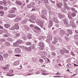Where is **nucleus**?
I'll list each match as a JSON object with an SVG mask.
<instances>
[{"label":"nucleus","mask_w":78,"mask_h":78,"mask_svg":"<svg viewBox=\"0 0 78 78\" xmlns=\"http://www.w3.org/2000/svg\"><path fill=\"white\" fill-rule=\"evenodd\" d=\"M52 19L53 21L55 22V23H58V20L55 17H53Z\"/></svg>","instance_id":"2eb2a0df"},{"label":"nucleus","mask_w":78,"mask_h":78,"mask_svg":"<svg viewBox=\"0 0 78 78\" xmlns=\"http://www.w3.org/2000/svg\"><path fill=\"white\" fill-rule=\"evenodd\" d=\"M63 51H64V52L66 53H67V54H68V53H69V51L67 50H66V49H63Z\"/></svg>","instance_id":"a878e982"},{"label":"nucleus","mask_w":78,"mask_h":78,"mask_svg":"<svg viewBox=\"0 0 78 78\" xmlns=\"http://www.w3.org/2000/svg\"><path fill=\"white\" fill-rule=\"evenodd\" d=\"M39 20H36V22L37 23H40V22H39Z\"/></svg>","instance_id":"603ef678"},{"label":"nucleus","mask_w":78,"mask_h":78,"mask_svg":"<svg viewBox=\"0 0 78 78\" xmlns=\"http://www.w3.org/2000/svg\"><path fill=\"white\" fill-rule=\"evenodd\" d=\"M70 24L72 27H73V28L75 27V23H74L73 21H71L70 22Z\"/></svg>","instance_id":"423d86ee"},{"label":"nucleus","mask_w":78,"mask_h":78,"mask_svg":"<svg viewBox=\"0 0 78 78\" xmlns=\"http://www.w3.org/2000/svg\"><path fill=\"white\" fill-rule=\"evenodd\" d=\"M18 20L19 21H20V20H22V19H21V18H18Z\"/></svg>","instance_id":"338daca9"},{"label":"nucleus","mask_w":78,"mask_h":78,"mask_svg":"<svg viewBox=\"0 0 78 78\" xmlns=\"http://www.w3.org/2000/svg\"><path fill=\"white\" fill-rule=\"evenodd\" d=\"M58 17L60 18V19H62V15L60 13L58 14Z\"/></svg>","instance_id":"72a5a7b5"},{"label":"nucleus","mask_w":78,"mask_h":78,"mask_svg":"<svg viewBox=\"0 0 78 78\" xmlns=\"http://www.w3.org/2000/svg\"><path fill=\"white\" fill-rule=\"evenodd\" d=\"M16 5H22V3H21L20 1H16Z\"/></svg>","instance_id":"9b49d317"},{"label":"nucleus","mask_w":78,"mask_h":78,"mask_svg":"<svg viewBox=\"0 0 78 78\" xmlns=\"http://www.w3.org/2000/svg\"><path fill=\"white\" fill-rule=\"evenodd\" d=\"M20 34L19 33L16 34V37H19V36H20Z\"/></svg>","instance_id":"de8ad7c7"},{"label":"nucleus","mask_w":78,"mask_h":78,"mask_svg":"<svg viewBox=\"0 0 78 78\" xmlns=\"http://www.w3.org/2000/svg\"><path fill=\"white\" fill-rule=\"evenodd\" d=\"M11 29L12 30H14L15 29V27H12L11 28Z\"/></svg>","instance_id":"4d7b16f0"},{"label":"nucleus","mask_w":78,"mask_h":78,"mask_svg":"<svg viewBox=\"0 0 78 78\" xmlns=\"http://www.w3.org/2000/svg\"><path fill=\"white\" fill-rule=\"evenodd\" d=\"M64 31L63 30H60V33L62 36L64 34Z\"/></svg>","instance_id":"ddd939ff"},{"label":"nucleus","mask_w":78,"mask_h":78,"mask_svg":"<svg viewBox=\"0 0 78 78\" xmlns=\"http://www.w3.org/2000/svg\"><path fill=\"white\" fill-rule=\"evenodd\" d=\"M49 24L53 25V21L52 20H50L49 21Z\"/></svg>","instance_id":"c03bdc74"},{"label":"nucleus","mask_w":78,"mask_h":78,"mask_svg":"<svg viewBox=\"0 0 78 78\" xmlns=\"http://www.w3.org/2000/svg\"><path fill=\"white\" fill-rule=\"evenodd\" d=\"M48 3V0H44V3Z\"/></svg>","instance_id":"052dcab7"},{"label":"nucleus","mask_w":78,"mask_h":78,"mask_svg":"<svg viewBox=\"0 0 78 78\" xmlns=\"http://www.w3.org/2000/svg\"><path fill=\"white\" fill-rule=\"evenodd\" d=\"M27 37L28 39H30L32 38V35L30 34H28L27 35Z\"/></svg>","instance_id":"6ab92c4d"},{"label":"nucleus","mask_w":78,"mask_h":78,"mask_svg":"<svg viewBox=\"0 0 78 78\" xmlns=\"http://www.w3.org/2000/svg\"><path fill=\"white\" fill-rule=\"evenodd\" d=\"M26 51H31V49L30 47L29 48L26 47Z\"/></svg>","instance_id":"5701e85b"},{"label":"nucleus","mask_w":78,"mask_h":78,"mask_svg":"<svg viewBox=\"0 0 78 78\" xmlns=\"http://www.w3.org/2000/svg\"><path fill=\"white\" fill-rule=\"evenodd\" d=\"M7 17L10 18H12L13 17H15L16 15L14 14H10L8 15Z\"/></svg>","instance_id":"7ed1b4c3"},{"label":"nucleus","mask_w":78,"mask_h":78,"mask_svg":"<svg viewBox=\"0 0 78 78\" xmlns=\"http://www.w3.org/2000/svg\"><path fill=\"white\" fill-rule=\"evenodd\" d=\"M27 7L28 8H31V5L30 4H28L27 6Z\"/></svg>","instance_id":"a19ab883"},{"label":"nucleus","mask_w":78,"mask_h":78,"mask_svg":"<svg viewBox=\"0 0 78 78\" xmlns=\"http://www.w3.org/2000/svg\"><path fill=\"white\" fill-rule=\"evenodd\" d=\"M60 53H61V54H64V53H65L64 51V50H62L61 49L60 50Z\"/></svg>","instance_id":"473e14b6"},{"label":"nucleus","mask_w":78,"mask_h":78,"mask_svg":"<svg viewBox=\"0 0 78 78\" xmlns=\"http://www.w3.org/2000/svg\"><path fill=\"white\" fill-rule=\"evenodd\" d=\"M7 39L9 41V42H12V41H13V40H12V39L11 38H7Z\"/></svg>","instance_id":"7c9ffc66"},{"label":"nucleus","mask_w":78,"mask_h":78,"mask_svg":"<svg viewBox=\"0 0 78 78\" xmlns=\"http://www.w3.org/2000/svg\"><path fill=\"white\" fill-rule=\"evenodd\" d=\"M5 45L6 46H9L10 45V43L8 42H5Z\"/></svg>","instance_id":"4be33fe9"},{"label":"nucleus","mask_w":78,"mask_h":78,"mask_svg":"<svg viewBox=\"0 0 78 78\" xmlns=\"http://www.w3.org/2000/svg\"><path fill=\"white\" fill-rule=\"evenodd\" d=\"M71 11H73V12H76V10L75 9H74V8H71Z\"/></svg>","instance_id":"f704fd0d"},{"label":"nucleus","mask_w":78,"mask_h":78,"mask_svg":"<svg viewBox=\"0 0 78 78\" xmlns=\"http://www.w3.org/2000/svg\"><path fill=\"white\" fill-rule=\"evenodd\" d=\"M41 58H43V59H44V60H45V59H46V57L44 56H41Z\"/></svg>","instance_id":"49530a36"},{"label":"nucleus","mask_w":78,"mask_h":78,"mask_svg":"<svg viewBox=\"0 0 78 78\" xmlns=\"http://www.w3.org/2000/svg\"><path fill=\"white\" fill-rule=\"evenodd\" d=\"M62 18H64V17H65V15H62Z\"/></svg>","instance_id":"69168bd1"},{"label":"nucleus","mask_w":78,"mask_h":78,"mask_svg":"<svg viewBox=\"0 0 78 78\" xmlns=\"http://www.w3.org/2000/svg\"><path fill=\"white\" fill-rule=\"evenodd\" d=\"M63 22L65 24V25H67V24H68V22L67 21L66 19H64Z\"/></svg>","instance_id":"b1692460"},{"label":"nucleus","mask_w":78,"mask_h":78,"mask_svg":"<svg viewBox=\"0 0 78 78\" xmlns=\"http://www.w3.org/2000/svg\"><path fill=\"white\" fill-rule=\"evenodd\" d=\"M52 38H53V37H52L51 35H48L47 37V40L51 41L52 40Z\"/></svg>","instance_id":"9d476101"},{"label":"nucleus","mask_w":78,"mask_h":78,"mask_svg":"<svg viewBox=\"0 0 78 78\" xmlns=\"http://www.w3.org/2000/svg\"><path fill=\"white\" fill-rule=\"evenodd\" d=\"M35 29H37V30H39V31H41V30L39 27H37V26H35Z\"/></svg>","instance_id":"e433bc0d"},{"label":"nucleus","mask_w":78,"mask_h":78,"mask_svg":"<svg viewBox=\"0 0 78 78\" xmlns=\"http://www.w3.org/2000/svg\"><path fill=\"white\" fill-rule=\"evenodd\" d=\"M3 56L4 58H6L8 56V54L7 53H4L3 54Z\"/></svg>","instance_id":"4468645a"},{"label":"nucleus","mask_w":78,"mask_h":78,"mask_svg":"<svg viewBox=\"0 0 78 78\" xmlns=\"http://www.w3.org/2000/svg\"><path fill=\"white\" fill-rule=\"evenodd\" d=\"M18 44L17 43L16 41L13 44V46H14V47H19V44Z\"/></svg>","instance_id":"dca6fc26"},{"label":"nucleus","mask_w":78,"mask_h":78,"mask_svg":"<svg viewBox=\"0 0 78 78\" xmlns=\"http://www.w3.org/2000/svg\"><path fill=\"white\" fill-rule=\"evenodd\" d=\"M56 62H58V63L59 62V59H57Z\"/></svg>","instance_id":"774afa93"},{"label":"nucleus","mask_w":78,"mask_h":78,"mask_svg":"<svg viewBox=\"0 0 78 78\" xmlns=\"http://www.w3.org/2000/svg\"><path fill=\"white\" fill-rule=\"evenodd\" d=\"M38 61H39V62L41 63H42L43 62H44V60L41 58H39L38 60Z\"/></svg>","instance_id":"c85d7f7f"},{"label":"nucleus","mask_w":78,"mask_h":78,"mask_svg":"<svg viewBox=\"0 0 78 78\" xmlns=\"http://www.w3.org/2000/svg\"><path fill=\"white\" fill-rule=\"evenodd\" d=\"M76 16V14L74 13H72L71 14V16L72 17H75V16Z\"/></svg>","instance_id":"ea45409f"},{"label":"nucleus","mask_w":78,"mask_h":78,"mask_svg":"<svg viewBox=\"0 0 78 78\" xmlns=\"http://www.w3.org/2000/svg\"><path fill=\"white\" fill-rule=\"evenodd\" d=\"M0 41H1V42H6V40L5 39V38H2L0 39Z\"/></svg>","instance_id":"2f4dec72"},{"label":"nucleus","mask_w":78,"mask_h":78,"mask_svg":"<svg viewBox=\"0 0 78 78\" xmlns=\"http://www.w3.org/2000/svg\"><path fill=\"white\" fill-rule=\"evenodd\" d=\"M3 61V58L2 55H0V61Z\"/></svg>","instance_id":"c756f323"},{"label":"nucleus","mask_w":78,"mask_h":78,"mask_svg":"<svg viewBox=\"0 0 78 78\" xmlns=\"http://www.w3.org/2000/svg\"><path fill=\"white\" fill-rule=\"evenodd\" d=\"M17 44H22V40H19L16 41Z\"/></svg>","instance_id":"a211bd4d"},{"label":"nucleus","mask_w":78,"mask_h":78,"mask_svg":"<svg viewBox=\"0 0 78 78\" xmlns=\"http://www.w3.org/2000/svg\"><path fill=\"white\" fill-rule=\"evenodd\" d=\"M15 51L16 53H21V49L19 48H17L15 49Z\"/></svg>","instance_id":"f257e3e1"},{"label":"nucleus","mask_w":78,"mask_h":78,"mask_svg":"<svg viewBox=\"0 0 78 78\" xmlns=\"http://www.w3.org/2000/svg\"><path fill=\"white\" fill-rule=\"evenodd\" d=\"M45 47H42V46H40L39 48L40 50H44V48Z\"/></svg>","instance_id":"4c0bfd02"},{"label":"nucleus","mask_w":78,"mask_h":78,"mask_svg":"<svg viewBox=\"0 0 78 78\" xmlns=\"http://www.w3.org/2000/svg\"><path fill=\"white\" fill-rule=\"evenodd\" d=\"M65 38L66 40L67 41H69V38L68 37H65Z\"/></svg>","instance_id":"3c124183"},{"label":"nucleus","mask_w":78,"mask_h":78,"mask_svg":"<svg viewBox=\"0 0 78 78\" xmlns=\"http://www.w3.org/2000/svg\"><path fill=\"white\" fill-rule=\"evenodd\" d=\"M19 64V62L18 61H16L14 63V66H17Z\"/></svg>","instance_id":"412c9836"},{"label":"nucleus","mask_w":78,"mask_h":78,"mask_svg":"<svg viewBox=\"0 0 78 78\" xmlns=\"http://www.w3.org/2000/svg\"><path fill=\"white\" fill-rule=\"evenodd\" d=\"M56 43L55 41H52V44H56Z\"/></svg>","instance_id":"13d9d810"},{"label":"nucleus","mask_w":78,"mask_h":78,"mask_svg":"<svg viewBox=\"0 0 78 78\" xmlns=\"http://www.w3.org/2000/svg\"><path fill=\"white\" fill-rule=\"evenodd\" d=\"M52 55H53V56H55L56 55V53H55V52H53L52 53Z\"/></svg>","instance_id":"09e8293b"},{"label":"nucleus","mask_w":78,"mask_h":78,"mask_svg":"<svg viewBox=\"0 0 78 78\" xmlns=\"http://www.w3.org/2000/svg\"><path fill=\"white\" fill-rule=\"evenodd\" d=\"M51 48L53 50H55V48L53 46Z\"/></svg>","instance_id":"680f3d73"},{"label":"nucleus","mask_w":78,"mask_h":78,"mask_svg":"<svg viewBox=\"0 0 78 78\" xmlns=\"http://www.w3.org/2000/svg\"><path fill=\"white\" fill-rule=\"evenodd\" d=\"M54 41L55 42L57 43V42H58V39H57V38H54Z\"/></svg>","instance_id":"79ce46f5"},{"label":"nucleus","mask_w":78,"mask_h":78,"mask_svg":"<svg viewBox=\"0 0 78 78\" xmlns=\"http://www.w3.org/2000/svg\"><path fill=\"white\" fill-rule=\"evenodd\" d=\"M52 26H53V24H49L48 27V28H51V27H52Z\"/></svg>","instance_id":"8fccbe9b"},{"label":"nucleus","mask_w":78,"mask_h":78,"mask_svg":"<svg viewBox=\"0 0 78 78\" xmlns=\"http://www.w3.org/2000/svg\"><path fill=\"white\" fill-rule=\"evenodd\" d=\"M19 47L21 48L23 50H24L25 51L27 48V47L24 46H19Z\"/></svg>","instance_id":"1a4fd4ad"},{"label":"nucleus","mask_w":78,"mask_h":78,"mask_svg":"<svg viewBox=\"0 0 78 78\" xmlns=\"http://www.w3.org/2000/svg\"><path fill=\"white\" fill-rule=\"evenodd\" d=\"M40 54L41 56H44L47 55L46 52L45 51H41L40 52Z\"/></svg>","instance_id":"0eeeda50"},{"label":"nucleus","mask_w":78,"mask_h":78,"mask_svg":"<svg viewBox=\"0 0 78 78\" xmlns=\"http://www.w3.org/2000/svg\"><path fill=\"white\" fill-rule=\"evenodd\" d=\"M3 37H8V35L7 34H5L3 35Z\"/></svg>","instance_id":"37998d69"},{"label":"nucleus","mask_w":78,"mask_h":78,"mask_svg":"<svg viewBox=\"0 0 78 78\" xmlns=\"http://www.w3.org/2000/svg\"><path fill=\"white\" fill-rule=\"evenodd\" d=\"M32 18L34 20H36V17L34 16H32Z\"/></svg>","instance_id":"58836bf2"},{"label":"nucleus","mask_w":78,"mask_h":78,"mask_svg":"<svg viewBox=\"0 0 78 78\" xmlns=\"http://www.w3.org/2000/svg\"><path fill=\"white\" fill-rule=\"evenodd\" d=\"M4 27L6 28H8L10 27V25L8 24H6L4 25Z\"/></svg>","instance_id":"f3484780"},{"label":"nucleus","mask_w":78,"mask_h":78,"mask_svg":"<svg viewBox=\"0 0 78 78\" xmlns=\"http://www.w3.org/2000/svg\"><path fill=\"white\" fill-rule=\"evenodd\" d=\"M67 7V3H66V2L64 3V9H66Z\"/></svg>","instance_id":"aec40b11"},{"label":"nucleus","mask_w":78,"mask_h":78,"mask_svg":"<svg viewBox=\"0 0 78 78\" xmlns=\"http://www.w3.org/2000/svg\"><path fill=\"white\" fill-rule=\"evenodd\" d=\"M74 38L76 39H78V35L77 34L75 35H74Z\"/></svg>","instance_id":"c9c22d12"},{"label":"nucleus","mask_w":78,"mask_h":78,"mask_svg":"<svg viewBox=\"0 0 78 78\" xmlns=\"http://www.w3.org/2000/svg\"><path fill=\"white\" fill-rule=\"evenodd\" d=\"M9 66L8 65H6L5 67H2V69H3L5 70H9Z\"/></svg>","instance_id":"f03ea898"},{"label":"nucleus","mask_w":78,"mask_h":78,"mask_svg":"<svg viewBox=\"0 0 78 78\" xmlns=\"http://www.w3.org/2000/svg\"><path fill=\"white\" fill-rule=\"evenodd\" d=\"M30 48L31 49H33L35 48V45L34 44H32L31 46H30Z\"/></svg>","instance_id":"393cba45"},{"label":"nucleus","mask_w":78,"mask_h":78,"mask_svg":"<svg viewBox=\"0 0 78 78\" xmlns=\"http://www.w3.org/2000/svg\"><path fill=\"white\" fill-rule=\"evenodd\" d=\"M58 8H61V6H62V2H59L58 3H57L56 4Z\"/></svg>","instance_id":"20e7f679"},{"label":"nucleus","mask_w":78,"mask_h":78,"mask_svg":"<svg viewBox=\"0 0 78 78\" xmlns=\"http://www.w3.org/2000/svg\"><path fill=\"white\" fill-rule=\"evenodd\" d=\"M3 4H4V5H6V1H3Z\"/></svg>","instance_id":"bf43d9fd"},{"label":"nucleus","mask_w":78,"mask_h":78,"mask_svg":"<svg viewBox=\"0 0 78 78\" xmlns=\"http://www.w3.org/2000/svg\"><path fill=\"white\" fill-rule=\"evenodd\" d=\"M4 9V8H3V7L2 6H0V9Z\"/></svg>","instance_id":"5fc2aeb1"},{"label":"nucleus","mask_w":78,"mask_h":78,"mask_svg":"<svg viewBox=\"0 0 78 78\" xmlns=\"http://www.w3.org/2000/svg\"><path fill=\"white\" fill-rule=\"evenodd\" d=\"M38 45L40 47H45V45L44 44V43L43 42H39Z\"/></svg>","instance_id":"6e6552de"},{"label":"nucleus","mask_w":78,"mask_h":78,"mask_svg":"<svg viewBox=\"0 0 78 78\" xmlns=\"http://www.w3.org/2000/svg\"><path fill=\"white\" fill-rule=\"evenodd\" d=\"M67 31L70 34H72V30L70 29H68Z\"/></svg>","instance_id":"bb28decb"},{"label":"nucleus","mask_w":78,"mask_h":78,"mask_svg":"<svg viewBox=\"0 0 78 78\" xmlns=\"http://www.w3.org/2000/svg\"><path fill=\"white\" fill-rule=\"evenodd\" d=\"M31 44V43L30 42H28L26 43L27 45H30Z\"/></svg>","instance_id":"a18cd8bd"},{"label":"nucleus","mask_w":78,"mask_h":78,"mask_svg":"<svg viewBox=\"0 0 78 78\" xmlns=\"http://www.w3.org/2000/svg\"><path fill=\"white\" fill-rule=\"evenodd\" d=\"M23 38L24 39V40H27V37H24Z\"/></svg>","instance_id":"0e129e2a"},{"label":"nucleus","mask_w":78,"mask_h":78,"mask_svg":"<svg viewBox=\"0 0 78 78\" xmlns=\"http://www.w3.org/2000/svg\"><path fill=\"white\" fill-rule=\"evenodd\" d=\"M0 14H4V11H1L0 12Z\"/></svg>","instance_id":"864d4df0"},{"label":"nucleus","mask_w":78,"mask_h":78,"mask_svg":"<svg viewBox=\"0 0 78 78\" xmlns=\"http://www.w3.org/2000/svg\"><path fill=\"white\" fill-rule=\"evenodd\" d=\"M14 72V70L12 69H11L9 70V73H8V74H7V76H12V74H12V73H13Z\"/></svg>","instance_id":"39448f33"},{"label":"nucleus","mask_w":78,"mask_h":78,"mask_svg":"<svg viewBox=\"0 0 78 78\" xmlns=\"http://www.w3.org/2000/svg\"><path fill=\"white\" fill-rule=\"evenodd\" d=\"M68 17L69 19H72L73 18L71 16H68Z\"/></svg>","instance_id":"6e6d98bb"},{"label":"nucleus","mask_w":78,"mask_h":78,"mask_svg":"<svg viewBox=\"0 0 78 78\" xmlns=\"http://www.w3.org/2000/svg\"><path fill=\"white\" fill-rule=\"evenodd\" d=\"M3 33V31L1 30H0V34H2Z\"/></svg>","instance_id":"e2e57ef3"},{"label":"nucleus","mask_w":78,"mask_h":78,"mask_svg":"<svg viewBox=\"0 0 78 78\" xmlns=\"http://www.w3.org/2000/svg\"><path fill=\"white\" fill-rule=\"evenodd\" d=\"M9 13H13L15 12V11H14V10L13 9L10 10L9 11Z\"/></svg>","instance_id":"cd10ccee"},{"label":"nucleus","mask_w":78,"mask_h":78,"mask_svg":"<svg viewBox=\"0 0 78 78\" xmlns=\"http://www.w3.org/2000/svg\"><path fill=\"white\" fill-rule=\"evenodd\" d=\"M15 27L16 30H19V27L17 23H16L15 24Z\"/></svg>","instance_id":"f8f14e48"}]
</instances>
